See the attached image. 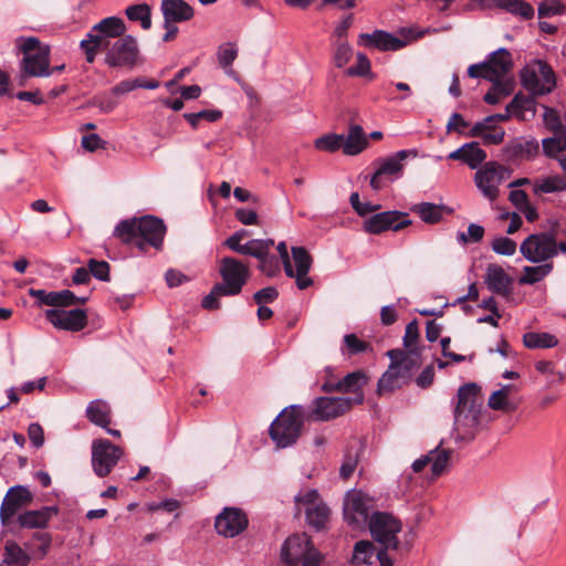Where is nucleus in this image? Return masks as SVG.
<instances>
[{
    "instance_id": "f257e3e1",
    "label": "nucleus",
    "mask_w": 566,
    "mask_h": 566,
    "mask_svg": "<svg viewBox=\"0 0 566 566\" xmlns=\"http://www.w3.org/2000/svg\"><path fill=\"white\" fill-rule=\"evenodd\" d=\"M165 234L164 221L154 216L120 220L113 232L123 244L135 247L140 252H146L148 247L161 250Z\"/></svg>"
},
{
    "instance_id": "f03ea898",
    "label": "nucleus",
    "mask_w": 566,
    "mask_h": 566,
    "mask_svg": "<svg viewBox=\"0 0 566 566\" xmlns=\"http://www.w3.org/2000/svg\"><path fill=\"white\" fill-rule=\"evenodd\" d=\"M482 405L481 388L476 384L469 382L459 388L452 431L457 441L468 442L474 439L480 426Z\"/></svg>"
},
{
    "instance_id": "7ed1b4c3",
    "label": "nucleus",
    "mask_w": 566,
    "mask_h": 566,
    "mask_svg": "<svg viewBox=\"0 0 566 566\" xmlns=\"http://www.w3.org/2000/svg\"><path fill=\"white\" fill-rule=\"evenodd\" d=\"M387 356L390 358V364L378 380L379 395L391 394L408 385L412 380L413 373L421 365L420 355L415 350L406 353L401 349H391L387 352Z\"/></svg>"
},
{
    "instance_id": "20e7f679",
    "label": "nucleus",
    "mask_w": 566,
    "mask_h": 566,
    "mask_svg": "<svg viewBox=\"0 0 566 566\" xmlns=\"http://www.w3.org/2000/svg\"><path fill=\"white\" fill-rule=\"evenodd\" d=\"M127 28L124 20L119 17H107L94 24L86 38L80 43V48L85 54L86 62L93 63L97 52L111 44L112 40H117L126 34Z\"/></svg>"
},
{
    "instance_id": "39448f33",
    "label": "nucleus",
    "mask_w": 566,
    "mask_h": 566,
    "mask_svg": "<svg viewBox=\"0 0 566 566\" xmlns=\"http://www.w3.org/2000/svg\"><path fill=\"white\" fill-rule=\"evenodd\" d=\"M305 420V410L300 405L284 408L273 420L269 434L279 449L292 447L298 440Z\"/></svg>"
},
{
    "instance_id": "423d86ee",
    "label": "nucleus",
    "mask_w": 566,
    "mask_h": 566,
    "mask_svg": "<svg viewBox=\"0 0 566 566\" xmlns=\"http://www.w3.org/2000/svg\"><path fill=\"white\" fill-rule=\"evenodd\" d=\"M282 562L287 566H319L322 554L314 547L306 533H296L289 536L281 548Z\"/></svg>"
},
{
    "instance_id": "0eeeda50",
    "label": "nucleus",
    "mask_w": 566,
    "mask_h": 566,
    "mask_svg": "<svg viewBox=\"0 0 566 566\" xmlns=\"http://www.w3.org/2000/svg\"><path fill=\"white\" fill-rule=\"evenodd\" d=\"M21 50L23 59L21 61L20 84L27 77H48L50 71V48L41 44L35 38H28L23 41Z\"/></svg>"
},
{
    "instance_id": "6e6552de",
    "label": "nucleus",
    "mask_w": 566,
    "mask_h": 566,
    "mask_svg": "<svg viewBox=\"0 0 566 566\" xmlns=\"http://www.w3.org/2000/svg\"><path fill=\"white\" fill-rule=\"evenodd\" d=\"M276 250L286 276L295 279L296 286L300 290L310 287L313 284V280L308 276L313 259L307 250L304 247H292L291 253L294 266L284 241L277 244Z\"/></svg>"
},
{
    "instance_id": "1a4fd4ad",
    "label": "nucleus",
    "mask_w": 566,
    "mask_h": 566,
    "mask_svg": "<svg viewBox=\"0 0 566 566\" xmlns=\"http://www.w3.org/2000/svg\"><path fill=\"white\" fill-rule=\"evenodd\" d=\"M513 170L497 161L484 163L474 175V184L479 191L491 202L500 196V185L509 179Z\"/></svg>"
},
{
    "instance_id": "9d476101",
    "label": "nucleus",
    "mask_w": 566,
    "mask_h": 566,
    "mask_svg": "<svg viewBox=\"0 0 566 566\" xmlns=\"http://www.w3.org/2000/svg\"><path fill=\"white\" fill-rule=\"evenodd\" d=\"M102 51H105V63L109 67L132 70L138 64L140 57L137 39L132 34H124Z\"/></svg>"
},
{
    "instance_id": "9b49d317",
    "label": "nucleus",
    "mask_w": 566,
    "mask_h": 566,
    "mask_svg": "<svg viewBox=\"0 0 566 566\" xmlns=\"http://www.w3.org/2000/svg\"><path fill=\"white\" fill-rule=\"evenodd\" d=\"M521 83L532 95H545L554 90L556 77L546 62L537 60L521 71Z\"/></svg>"
},
{
    "instance_id": "f8f14e48",
    "label": "nucleus",
    "mask_w": 566,
    "mask_h": 566,
    "mask_svg": "<svg viewBox=\"0 0 566 566\" xmlns=\"http://www.w3.org/2000/svg\"><path fill=\"white\" fill-rule=\"evenodd\" d=\"M373 538L386 549H398L397 534L401 531V523L389 513L375 512L368 522Z\"/></svg>"
},
{
    "instance_id": "ddd939ff",
    "label": "nucleus",
    "mask_w": 566,
    "mask_h": 566,
    "mask_svg": "<svg viewBox=\"0 0 566 566\" xmlns=\"http://www.w3.org/2000/svg\"><path fill=\"white\" fill-rule=\"evenodd\" d=\"M219 273L221 286L232 296L239 295L250 279L248 264L233 256H224L220 261Z\"/></svg>"
},
{
    "instance_id": "4468645a",
    "label": "nucleus",
    "mask_w": 566,
    "mask_h": 566,
    "mask_svg": "<svg viewBox=\"0 0 566 566\" xmlns=\"http://www.w3.org/2000/svg\"><path fill=\"white\" fill-rule=\"evenodd\" d=\"M522 255L530 262L539 263L557 255V243L547 232L528 235L520 247Z\"/></svg>"
},
{
    "instance_id": "2eb2a0df",
    "label": "nucleus",
    "mask_w": 566,
    "mask_h": 566,
    "mask_svg": "<svg viewBox=\"0 0 566 566\" xmlns=\"http://www.w3.org/2000/svg\"><path fill=\"white\" fill-rule=\"evenodd\" d=\"M416 149L399 150L395 155L384 159L370 179V186L374 190L384 188L387 182L392 181L401 175L403 169V161L408 157H417Z\"/></svg>"
},
{
    "instance_id": "dca6fc26",
    "label": "nucleus",
    "mask_w": 566,
    "mask_h": 566,
    "mask_svg": "<svg viewBox=\"0 0 566 566\" xmlns=\"http://www.w3.org/2000/svg\"><path fill=\"white\" fill-rule=\"evenodd\" d=\"M123 455V450L106 439H98L92 444V467L99 478L107 476Z\"/></svg>"
},
{
    "instance_id": "f3484780",
    "label": "nucleus",
    "mask_w": 566,
    "mask_h": 566,
    "mask_svg": "<svg viewBox=\"0 0 566 566\" xmlns=\"http://www.w3.org/2000/svg\"><path fill=\"white\" fill-rule=\"evenodd\" d=\"M411 224L408 214L398 210H388L366 218L363 223L365 232L380 234L385 231H399Z\"/></svg>"
},
{
    "instance_id": "a211bd4d",
    "label": "nucleus",
    "mask_w": 566,
    "mask_h": 566,
    "mask_svg": "<svg viewBox=\"0 0 566 566\" xmlns=\"http://www.w3.org/2000/svg\"><path fill=\"white\" fill-rule=\"evenodd\" d=\"M367 376L361 370L347 374L338 381H327L323 384L324 392H349L353 397H348L353 405H360L364 401V387L367 385Z\"/></svg>"
},
{
    "instance_id": "6ab92c4d",
    "label": "nucleus",
    "mask_w": 566,
    "mask_h": 566,
    "mask_svg": "<svg viewBox=\"0 0 566 566\" xmlns=\"http://www.w3.org/2000/svg\"><path fill=\"white\" fill-rule=\"evenodd\" d=\"M347 397H318L312 403L310 417L319 421L338 418L352 409Z\"/></svg>"
},
{
    "instance_id": "aec40b11",
    "label": "nucleus",
    "mask_w": 566,
    "mask_h": 566,
    "mask_svg": "<svg viewBox=\"0 0 566 566\" xmlns=\"http://www.w3.org/2000/svg\"><path fill=\"white\" fill-rule=\"evenodd\" d=\"M45 318L57 329L80 332L87 324V314L84 310L71 311L50 308L44 312Z\"/></svg>"
},
{
    "instance_id": "412c9836",
    "label": "nucleus",
    "mask_w": 566,
    "mask_h": 566,
    "mask_svg": "<svg viewBox=\"0 0 566 566\" xmlns=\"http://www.w3.org/2000/svg\"><path fill=\"white\" fill-rule=\"evenodd\" d=\"M344 518L353 526L360 528L369 522V506L365 495L361 492H349L344 503Z\"/></svg>"
},
{
    "instance_id": "4be33fe9",
    "label": "nucleus",
    "mask_w": 566,
    "mask_h": 566,
    "mask_svg": "<svg viewBox=\"0 0 566 566\" xmlns=\"http://www.w3.org/2000/svg\"><path fill=\"white\" fill-rule=\"evenodd\" d=\"M247 515L237 507H226L217 517L214 527L224 537H235L248 527Z\"/></svg>"
},
{
    "instance_id": "5701e85b",
    "label": "nucleus",
    "mask_w": 566,
    "mask_h": 566,
    "mask_svg": "<svg viewBox=\"0 0 566 566\" xmlns=\"http://www.w3.org/2000/svg\"><path fill=\"white\" fill-rule=\"evenodd\" d=\"M31 502L32 494L25 486L15 485L10 488L0 507V518L2 524H8L20 509Z\"/></svg>"
},
{
    "instance_id": "b1692460",
    "label": "nucleus",
    "mask_w": 566,
    "mask_h": 566,
    "mask_svg": "<svg viewBox=\"0 0 566 566\" xmlns=\"http://www.w3.org/2000/svg\"><path fill=\"white\" fill-rule=\"evenodd\" d=\"M29 294L38 300L39 305L54 307H67L74 304H84L87 302V297H78L70 290L48 292L45 290L30 289Z\"/></svg>"
},
{
    "instance_id": "393cba45",
    "label": "nucleus",
    "mask_w": 566,
    "mask_h": 566,
    "mask_svg": "<svg viewBox=\"0 0 566 566\" xmlns=\"http://www.w3.org/2000/svg\"><path fill=\"white\" fill-rule=\"evenodd\" d=\"M261 244L253 250L251 256L259 260L258 270L265 274L268 277H275L281 272V260L272 254L270 251L274 245V240L272 239H261Z\"/></svg>"
},
{
    "instance_id": "a878e982",
    "label": "nucleus",
    "mask_w": 566,
    "mask_h": 566,
    "mask_svg": "<svg viewBox=\"0 0 566 566\" xmlns=\"http://www.w3.org/2000/svg\"><path fill=\"white\" fill-rule=\"evenodd\" d=\"M358 44L379 51H398L406 45V42L386 31L375 30L373 33L359 34Z\"/></svg>"
},
{
    "instance_id": "bb28decb",
    "label": "nucleus",
    "mask_w": 566,
    "mask_h": 566,
    "mask_svg": "<svg viewBox=\"0 0 566 566\" xmlns=\"http://www.w3.org/2000/svg\"><path fill=\"white\" fill-rule=\"evenodd\" d=\"M483 66H486L485 80H502L513 67L512 54L507 49L501 48L489 54Z\"/></svg>"
},
{
    "instance_id": "cd10ccee",
    "label": "nucleus",
    "mask_w": 566,
    "mask_h": 566,
    "mask_svg": "<svg viewBox=\"0 0 566 566\" xmlns=\"http://www.w3.org/2000/svg\"><path fill=\"white\" fill-rule=\"evenodd\" d=\"M160 11L166 22L182 23L195 15L192 7L185 0H163Z\"/></svg>"
},
{
    "instance_id": "c85d7f7f",
    "label": "nucleus",
    "mask_w": 566,
    "mask_h": 566,
    "mask_svg": "<svg viewBox=\"0 0 566 566\" xmlns=\"http://www.w3.org/2000/svg\"><path fill=\"white\" fill-rule=\"evenodd\" d=\"M448 158L460 160L467 164L471 169H476L485 161L486 153L480 147L479 143L471 142L451 151Z\"/></svg>"
},
{
    "instance_id": "c756f323",
    "label": "nucleus",
    "mask_w": 566,
    "mask_h": 566,
    "mask_svg": "<svg viewBox=\"0 0 566 566\" xmlns=\"http://www.w3.org/2000/svg\"><path fill=\"white\" fill-rule=\"evenodd\" d=\"M484 282L491 292L502 296H507L511 293L513 283L503 268L497 264L488 266Z\"/></svg>"
},
{
    "instance_id": "7c9ffc66",
    "label": "nucleus",
    "mask_w": 566,
    "mask_h": 566,
    "mask_svg": "<svg viewBox=\"0 0 566 566\" xmlns=\"http://www.w3.org/2000/svg\"><path fill=\"white\" fill-rule=\"evenodd\" d=\"M481 7L491 9L499 8L522 19L534 17V8L524 0H475Z\"/></svg>"
},
{
    "instance_id": "2f4dec72",
    "label": "nucleus",
    "mask_w": 566,
    "mask_h": 566,
    "mask_svg": "<svg viewBox=\"0 0 566 566\" xmlns=\"http://www.w3.org/2000/svg\"><path fill=\"white\" fill-rule=\"evenodd\" d=\"M57 513L56 506H43L40 510L27 511L20 514L18 521L22 527L43 528Z\"/></svg>"
},
{
    "instance_id": "473e14b6",
    "label": "nucleus",
    "mask_w": 566,
    "mask_h": 566,
    "mask_svg": "<svg viewBox=\"0 0 566 566\" xmlns=\"http://www.w3.org/2000/svg\"><path fill=\"white\" fill-rule=\"evenodd\" d=\"M368 137L359 125H350L347 136H344L343 153L347 156H356L368 147Z\"/></svg>"
},
{
    "instance_id": "72a5a7b5",
    "label": "nucleus",
    "mask_w": 566,
    "mask_h": 566,
    "mask_svg": "<svg viewBox=\"0 0 566 566\" xmlns=\"http://www.w3.org/2000/svg\"><path fill=\"white\" fill-rule=\"evenodd\" d=\"M539 146L536 139H515L504 147L509 159H530L538 153Z\"/></svg>"
},
{
    "instance_id": "f704fd0d",
    "label": "nucleus",
    "mask_w": 566,
    "mask_h": 566,
    "mask_svg": "<svg viewBox=\"0 0 566 566\" xmlns=\"http://www.w3.org/2000/svg\"><path fill=\"white\" fill-rule=\"evenodd\" d=\"M85 416L95 426L106 429L111 423V407L102 399L93 400L87 405Z\"/></svg>"
},
{
    "instance_id": "c9c22d12",
    "label": "nucleus",
    "mask_w": 566,
    "mask_h": 566,
    "mask_svg": "<svg viewBox=\"0 0 566 566\" xmlns=\"http://www.w3.org/2000/svg\"><path fill=\"white\" fill-rule=\"evenodd\" d=\"M506 111L513 114L518 120H525L526 114H535V101L531 96L517 93L513 99L506 105Z\"/></svg>"
},
{
    "instance_id": "e433bc0d",
    "label": "nucleus",
    "mask_w": 566,
    "mask_h": 566,
    "mask_svg": "<svg viewBox=\"0 0 566 566\" xmlns=\"http://www.w3.org/2000/svg\"><path fill=\"white\" fill-rule=\"evenodd\" d=\"M125 14L129 21L139 22L143 30L151 28V8L147 3L128 6Z\"/></svg>"
},
{
    "instance_id": "4c0bfd02",
    "label": "nucleus",
    "mask_w": 566,
    "mask_h": 566,
    "mask_svg": "<svg viewBox=\"0 0 566 566\" xmlns=\"http://www.w3.org/2000/svg\"><path fill=\"white\" fill-rule=\"evenodd\" d=\"M331 510L325 502H322L313 509H307L305 518L307 524L316 531H322L326 527L329 520Z\"/></svg>"
},
{
    "instance_id": "58836bf2",
    "label": "nucleus",
    "mask_w": 566,
    "mask_h": 566,
    "mask_svg": "<svg viewBox=\"0 0 566 566\" xmlns=\"http://www.w3.org/2000/svg\"><path fill=\"white\" fill-rule=\"evenodd\" d=\"M525 347L531 349L552 348L558 344L555 335L549 333L528 332L523 336Z\"/></svg>"
},
{
    "instance_id": "ea45409f",
    "label": "nucleus",
    "mask_w": 566,
    "mask_h": 566,
    "mask_svg": "<svg viewBox=\"0 0 566 566\" xmlns=\"http://www.w3.org/2000/svg\"><path fill=\"white\" fill-rule=\"evenodd\" d=\"M443 208L441 206L430 203V202H421L415 205L411 210L417 213L420 219L429 224L438 223L443 217Z\"/></svg>"
},
{
    "instance_id": "a19ab883",
    "label": "nucleus",
    "mask_w": 566,
    "mask_h": 566,
    "mask_svg": "<svg viewBox=\"0 0 566 566\" xmlns=\"http://www.w3.org/2000/svg\"><path fill=\"white\" fill-rule=\"evenodd\" d=\"M374 544L369 541H358L354 546L352 563L355 566L371 565L376 556Z\"/></svg>"
},
{
    "instance_id": "79ce46f5",
    "label": "nucleus",
    "mask_w": 566,
    "mask_h": 566,
    "mask_svg": "<svg viewBox=\"0 0 566 566\" xmlns=\"http://www.w3.org/2000/svg\"><path fill=\"white\" fill-rule=\"evenodd\" d=\"M295 507H296V515L301 513L302 510H304L305 514L307 513V509H313L324 502L321 499L319 493L315 489H306L301 490L295 496H294Z\"/></svg>"
},
{
    "instance_id": "37998d69",
    "label": "nucleus",
    "mask_w": 566,
    "mask_h": 566,
    "mask_svg": "<svg viewBox=\"0 0 566 566\" xmlns=\"http://www.w3.org/2000/svg\"><path fill=\"white\" fill-rule=\"evenodd\" d=\"M238 56V48L234 43L227 42L221 44L217 51V59L219 65L226 71V73L230 76L234 75V71L231 69L233 61Z\"/></svg>"
},
{
    "instance_id": "c03bdc74",
    "label": "nucleus",
    "mask_w": 566,
    "mask_h": 566,
    "mask_svg": "<svg viewBox=\"0 0 566 566\" xmlns=\"http://www.w3.org/2000/svg\"><path fill=\"white\" fill-rule=\"evenodd\" d=\"M493 83L492 87L486 92L483 99L486 104L495 105L500 103L501 99L511 95L513 91V85L510 82H503L502 80L491 81Z\"/></svg>"
},
{
    "instance_id": "a18cd8bd",
    "label": "nucleus",
    "mask_w": 566,
    "mask_h": 566,
    "mask_svg": "<svg viewBox=\"0 0 566 566\" xmlns=\"http://www.w3.org/2000/svg\"><path fill=\"white\" fill-rule=\"evenodd\" d=\"M3 562L9 566H28L30 557L14 542H7Z\"/></svg>"
},
{
    "instance_id": "49530a36",
    "label": "nucleus",
    "mask_w": 566,
    "mask_h": 566,
    "mask_svg": "<svg viewBox=\"0 0 566 566\" xmlns=\"http://www.w3.org/2000/svg\"><path fill=\"white\" fill-rule=\"evenodd\" d=\"M553 269L552 263H545L537 266H525L524 275L521 276V284H534L543 280Z\"/></svg>"
},
{
    "instance_id": "de8ad7c7",
    "label": "nucleus",
    "mask_w": 566,
    "mask_h": 566,
    "mask_svg": "<svg viewBox=\"0 0 566 566\" xmlns=\"http://www.w3.org/2000/svg\"><path fill=\"white\" fill-rule=\"evenodd\" d=\"M260 240L261 239H252L247 243L242 244L241 240L238 237L231 234L229 238L226 239L223 245L235 253L251 256L253 250L258 247V244H261Z\"/></svg>"
},
{
    "instance_id": "09e8293b",
    "label": "nucleus",
    "mask_w": 566,
    "mask_h": 566,
    "mask_svg": "<svg viewBox=\"0 0 566 566\" xmlns=\"http://www.w3.org/2000/svg\"><path fill=\"white\" fill-rule=\"evenodd\" d=\"M566 189V182L560 177H547L534 185L535 193H552Z\"/></svg>"
},
{
    "instance_id": "8fccbe9b",
    "label": "nucleus",
    "mask_w": 566,
    "mask_h": 566,
    "mask_svg": "<svg viewBox=\"0 0 566 566\" xmlns=\"http://www.w3.org/2000/svg\"><path fill=\"white\" fill-rule=\"evenodd\" d=\"M222 117V112L218 109H203L198 113H185L184 118L192 126L197 128L200 120L213 123Z\"/></svg>"
},
{
    "instance_id": "3c124183",
    "label": "nucleus",
    "mask_w": 566,
    "mask_h": 566,
    "mask_svg": "<svg viewBox=\"0 0 566 566\" xmlns=\"http://www.w3.org/2000/svg\"><path fill=\"white\" fill-rule=\"evenodd\" d=\"M450 451L444 449H434L429 452V455H431V471L434 476H439L442 474L450 460Z\"/></svg>"
},
{
    "instance_id": "603ef678",
    "label": "nucleus",
    "mask_w": 566,
    "mask_h": 566,
    "mask_svg": "<svg viewBox=\"0 0 566 566\" xmlns=\"http://www.w3.org/2000/svg\"><path fill=\"white\" fill-rule=\"evenodd\" d=\"M542 145L544 153L548 156H553L565 150L566 132L554 133L553 137L543 139Z\"/></svg>"
},
{
    "instance_id": "864d4df0",
    "label": "nucleus",
    "mask_w": 566,
    "mask_h": 566,
    "mask_svg": "<svg viewBox=\"0 0 566 566\" xmlns=\"http://www.w3.org/2000/svg\"><path fill=\"white\" fill-rule=\"evenodd\" d=\"M344 135L328 134L315 140V147L319 150L335 153L343 150Z\"/></svg>"
},
{
    "instance_id": "5fc2aeb1",
    "label": "nucleus",
    "mask_w": 566,
    "mask_h": 566,
    "mask_svg": "<svg viewBox=\"0 0 566 566\" xmlns=\"http://www.w3.org/2000/svg\"><path fill=\"white\" fill-rule=\"evenodd\" d=\"M232 296L228 291L220 284L216 283L211 289L210 293L206 295L201 301V306L208 311H214L220 308V297Z\"/></svg>"
},
{
    "instance_id": "6e6d98bb",
    "label": "nucleus",
    "mask_w": 566,
    "mask_h": 566,
    "mask_svg": "<svg viewBox=\"0 0 566 566\" xmlns=\"http://www.w3.org/2000/svg\"><path fill=\"white\" fill-rule=\"evenodd\" d=\"M381 88L388 94L389 101H403L412 94L411 87L403 82L382 84Z\"/></svg>"
},
{
    "instance_id": "4d7b16f0",
    "label": "nucleus",
    "mask_w": 566,
    "mask_h": 566,
    "mask_svg": "<svg viewBox=\"0 0 566 566\" xmlns=\"http://www.w3.org/2000/svg\"><path fill=\"white\" fill-rule=\"evenodd\" d=\"M484 228L476 223H470L468 227V231L465 232H458L457 233V241L458 243L462 245H467L469 243H478L480 242L484 237Z\"/></svg>"
},
{
    "instance_id": "13d9d810",
    "label": "nucleus",
    "mask_w": 566,
    "mask_h": 566,
    "mask_svg": "<svg viewBox=\"0 0 566 566\" xmlns=\"http://www.w3.org/2000/svg\"><path fill=\"white\" fill-rule=\"evenodd\" d=\"M535 368L538 373L546 375L549 384L562 382L565 379V375L555 369V364L551 360H539L535 364Z\"/></svg>"
},
{
    "instance_id": "bf43d9fd",
    "label": "nucleus",
    "mask_w": 566,
    "mask_h": 566,
    "mask_svg": "<svg viewBox=\"0 0 566 566\" xmlns=\"http://www.w3.org/2000/svg\"><path fill=\"white\" fill-rule=\"evenodd\" d=\"M346 73L349 76H370L374 78V74L370 72V61L364 53H357V63L354 66L347 69Z\"/></svg>"
},
{
    "instance_id": "052dcab7",
    "label": "nucleus",
    "mask_w": 566,
    "mask_h": 566,
    "mask_svg": "<svg viewBox=\"0 0 566 566\" xmlns=\"http://www.w3.org/2000/svg\"><path fill=\"white\" fill-rule=\"evenodd\" d=\"M335 46L334 63L337 67H343L352 59L353 50L345 41H336Z\"/></svg>"
},
{
    "instance_id": "680f3d73",
    "label": "nucleus",
    "mask_w": 566,
    "mask_h": 566,
    "mask_svg": "<svg viewBox=\"0 0 566 566\" xmlns=\"http://www.w3.org/2000/svg\"><path fill=\"white\" fill-rule=\"evenodd\" d=\"M345 349L349 355H356L366 352L369 344L359 339L355 334H347L344 336Z\"/></svg>"
},
{
    "instance_id": "e2e57ef3",
    "label": "nucleus",
    "mask_w": 566,
    "mask_h": 566,
    "mask_svg": "<svg viewBox=\"0 0 566 566\" xmlns=\"http://www.w3.org/2000/svg\"><path fill=\"white\" fill-rule=\"evenodd\" d=\"M492 249L501 255H513L516 251V243L507 237H499L492 242Z\"/></svg>"
},
{
    "instance_id": "0e129e2a",
    "label": "nucleus",
    "mask_w": 566,
    "mask_h": 566,
    "mask_svg": "<svg viewBox=\"0 0 566 566\" xmlns=\"http://www.w3.org/2000/svg\"><path fill=\"white\" fill-rule=\"evenodd\" d=\"M564 10L565 7L559 0H543L537 9L539 18L560 14Z\"/></svg>"
},
{
    "instance_id": "69168bd1",
    "label": "nucleus",
    "mask_w": 566,
    "mask_h": 566,
    "mask_svg": "<svg viewBox=\"0 0 566 566\" xmlns=\"http://www.w3.org/2000/svg\"><path fill=\"white\" fill-rule=\"evenodd\" d=\"M90 273L99 281H109V264L106 261L91 259L87 263Z\"/></svg>"
},
{
    "instance_id": "338daca9",
    "label": "nucleus",
    "mask_w": 566,
    "mask_h": 566,
    "mask_svg": "<svg viewBox=\"0 0 566 566\" xmlns=\"http://www.w3.org/2000/svg\"><path fill=\"white\" fill-rule=\"evenodd\" d=\"M544 122L547 128L551 129L553 133L566 132V128L559 120L557 112L554 111L553 108H545Z\"/></svg>"
},
{
    "instance_id": "774afa93",
    "label": "nucleus",
    "mask_w": 566,
    "mask_h": 566,
    "mask_svg": "<svg viewBox=\"0 0 566 566\" xmlns=\"http://www.w3.org/2000/svg\"><path fill=\"white\" fill-rule=\"evenodd\" d=\"M277 290L273 286H268L255 292L253 295V300L255 301L256 304L263 305L274 302L277 298Z\"/></svg>"
}]
</instances>
